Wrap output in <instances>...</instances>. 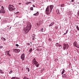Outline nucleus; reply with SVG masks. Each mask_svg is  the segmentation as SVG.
<instances>
[{
	"label": "nucleus",
	"instance_id": "nucleus-1",
	"mask_svg": "<svg viewBox=\"0 0 79 79\" xmlns=\"http://www.w3.org/2000/svg\"><path fill=\"white\" fill-rule=\"evenodd\" d=\"M32 25L31 24H28L27 26L23 28V32L25 34H26L27 33L29 32V31L31 29Z\"/></svg>",
	"mask_w": 79,
	"mask_h": 79
},
{
	"label": "nucleus",
	"instance_id": "nucleus-2",
	"mask_svg": "<svg viewBox=\"0 0 79 79\" xmlns=\"http://www.w3.org/2000/svg\"><path fill=\"white\" fill-rule=\"evenodd\" d=\"M50 9H49V6H48L46 10V12L47 15H50L52 12V10H53L54 6L51 5L50 6Z\"/></svg>",
	"mask_w": 79,
	"mask_h": 79
},
{
	"label": "nucleus",
	"instance_id": "nucleus-3",
	"mask_svg": "<svg viewBox=\"0 0 79 79\" xmlns=\"http://www.w3.org/2000/svg\"><path fill=\"white\" fill-rule=\"evenodd\" d=\"M8 8L10 11H14V10H16L15 7L13 5L11 4L9 5Z\"/></svg>",
	"mask_w": 79,
	"mask_h": 79
},
{
	"label": "nucleus",
	"instance_id": "nucleus-4",
	"mask_svg": "<svg viewBox=\"0 0 79 79\" xmlns=\"http://www.w3.org/2000/svg\"><path fill=\"white\" fill-rule=\"evenodd\" d=\"M32 64L33 65L35 64V66H36V68H38V67L39 66V62L36 61L35 58H34L33 59L32 61Z\"/></svg>",
	"mask_w": 79,
	"mask_h": 79
},
{
	"label": "nucleus",
	"instance_id": "nucleus-5",
	"mask_svg": "<svg viewBox=\"0 0 79 79\" xmlns=\"http://www.w3.org/2000/svg\"><path fill=\"white\" fill-rule=\"evenodd\" d=\"M63 45L64 46V50H65V49H68V48L69 47V45H68V44L64 43L63 44Z\"/></svg>",
	"mask_w": 79,
	"mask_h": 79
},
{
	"label": "nucleus",
	"instance_id": "nucleus-6",
	"mask_svg": "<svg viewBox=\"0 0 79 79\" xmlns=\"http://www.w3.org/2000/svg\"><path fill=\"white\" fill-rule=\"evenodd\" d=\"M12 50L15 53H19L20 52V50L17 49H13Z\"/></svg>",
	"mask_w": 79,
	"mask_h": 79
},
{
	"label": "nucleus",
	"instance_id": "nucleus-7",
	"mask_svg": "<svg viewBox=\"0 0 79 79\" xmlns=\"http://www.w3.org/2000/svg\"><path fill=\"white\" fill-rule=\"evenodd\" d=\"M2 9L0 10V13H5V10H4V7L3 6H2Z\"/></svg>",
	"mask_w": 79,
	"mask_h": 79
},
{
	"label": "nucleus",
	"instance_id": "nucleus-8",
	"mask_svg": "<svg viewBox=\"0 0 79 79\" xmlns=\"http://www.w3.org/2000/svg\"><path fill=\"white\" fill-rule=\"evenodd\" d=\"M21 58L23 61L24 60L25 58V54L24 53H23L21 56Z\"/></svg>",
	"mask_w": 79,
	"mask_h": 79
},
{
	"label": "nucleus",
	"instance_id": "nucleus-9",
	"mask_svg": "<svg viewBox=\"0 0 79 79\" xmlns=\"http://www.w3.org/2000/svg\"><path fill=\"white\" fill-rule=\"evenodd\" d=\"M73 45L75 47H77V48H79V47L78 46V44H77V43L76 41H75V42L73 43Z\"/></svg>",
	"mask_w": 79,
	"mask_h": 79
},
{
	"label": "nucleus",
	"instance_id": "nucleus-10",
	"mask_svg": "<svg viewBox=\"0 0 79 79\" xmlns=\"http://www.w3.org/2000/svg\"><path fill=\"white\" fill-rule=\"evenodd\" d=\"M10 51H11L9 50L8 51H6L5 52V53H7V55H8V56H11V54H10Z\"/></svg>",
	"mask_w": 79,
	"mask_h": 79
},
{
	"label": "nucleus",
	"instance_id": "nucleus-11",
	"mask_svg": "<svg viewBox=\"0 0 79 79\" xmlns=\"http://www.w3.org/2000/svg\"><path fill=\"white\" fill-rule=\"evenodd\" d=\"M56 13L57 15H60L61 14V12L59 10V9H57L56 10Z\"/></svg>",
	"mask_w": 79,
	"mask_h": 79
},
{
	"label": "nucleus",
	"instance_id": "nucleus-12",
	"mask_svg": "<svg viewBox=\"0 0 79 79\" xmlns=\"http://www.w3.org/2000/svg\"><path fill=\"white\" fill-rule=\"evenodd\" d=\"M53 24H54V23L53 22L52 23L50 24L49 25V27H51V26H53Z\"/></svg>",
	"mask_w": 79,
	"mask_h": 79
},
{
	"label": "nucleus",
	"instance_id": "nucleus-13",
	"mask_svg": "<svg viewBox=\"0 0 79 79\" xmlns=\"http://www.w3.org/2000/svg\"><path fill=\"white\" fill-rule=\"evenodd\" d=\"M56 47H61V44H59L58 43H56Z\"/></svg>",
	"mask_w": 79,
	"mask_h": 79
},
{
	"label": "nucleus",
	"instance_id": "nucleus-14",
	"mask_svg": "<svg viewBox=\"0 0 79 79\" xmlns=\"http://www.w3.org/2000/svg\"><path fill=\"white\" fill-rule=\"evenodd\" d=\"M39 14V12H37L35 14L33 15L34 16H37Z\"/></svg>",
	"mask_w": 79,
	"mask_h": 79
},
{
	"label": "nucleus",
	"instance_id": "nucleus-15",
	"mask_svg": "<svg viewBox=\"0 0 79 79\" xmlns=\"http://www.w3.org/2000/svg\"><path fill=\"white\" fill-rule=\"evenodd\" d=\"M65 72V70H64V69H63L62 71L61 72L62 75L63 74H64V73Z\"/></svg>",
	"mask_w": 79,
	"mask_h": 79
},
{
	"label": "nucleus",
	"instance_id": "nucleus-16",
	"mask_svg": "<svg viewBox=\"0 0 79 79\" xmlns=\"http://www.w3.org/2000/svg\"><path fill=\"white\" fill-rule=\"evenodd\" d=\"M62 77L63 78H64V77H66V75L65 74H64L62 75Z\"/></svg>",
	"mask_w": 79,
	"mask_h": 79
},
{
	"label": "nucleus",
	"instance_id": "nucleus-17",
	"mask_svg": "<svg viewBox=\"0 0 79 79\" xmlns=\"http://www.w3.org/2000/svg\"><path fill=\"white\" fill-rule=\"evenodd\" d=\"M26 69L27 70L28 72H29V71H30V69H29V68H28V67H26Z\"/></svg>",
	"mask_w": 79,
	"mask_h": 79
},
{
	"label": "nucleus",
	"instance_id": "nucleus-18",
	"mask_svg": "<svg viewBox=\"0 0 79 79\" xmlns=\"http://www.w3.org/2000/svg\"><path fill=\"white\" fill-rule=\"evenodd\" d=\"M0 73H1V74H4V73L3 72L2 70H0Z\"/></svg>",
	"mask_w": 79,
	"mask_h": 79
},
{
	"label": "nucleus",
	"instance_id": "nucleus-19",
	"mask_svg": "<svg viewBox=\"0 0 79 79\" xmlns=\"http://www.w3.org/2000/svg\"><path fill=\"white\" fill-rule=\"evenodd\" d=\"M1 39L2 40H6V39H5V38L3 37H2L1 38Z\"/></svg>",
	"mask_w": 79,
	"mask_h": 79
},
{
	"label": "nucleus",
	"instance_id": "nucleus-20",
	"mask_svg": "<svg viewBox=\"0 0 79 79\" xmlns=\"http://www.w3.org/2000/svg\"><path fill=\"white\" fill-rule=\"evenodd\" d=\"M32 52V48H30L29 50V52L30 53H31Z\"/></svg>",
	"mask_w": 79,
	"mask_h": 79
},
{
	"label": "nucleus",
	"instance_id": "nucleus-21",
	"mask_svg": "<svg viewBox=\"0 0 79 79\" xmlns=\"http://www.w3.org/2000/svg\"><path fill=\"white\" fill-rule=\"evenodd\" d=\"M71 11H69L68 12V15H71Z\"/></svg>",
	"mask_w": 79,
	"mask_h": 79
},
{
	"label": "nucleus",
	"instance_id": "nucleus-22",
	"mask_svg": "<svg viewBox=\"0 0 79 79\" xmlns=\"http://www.w3.org/2000/svg\"><path fill=\"white\" fill-rule=\"evenodd\" d=\"M76 28H77V31H79V27H78V26H77V25L76 26Z\"/></svg>",
	"mask_w": 79,
	"mask_h": 79
},
{
	"label": "nucleus",
	"instance_id": "nucleus-23",
	"mask_svg": "<svg viewBox=\"0 0 79 79\" xmlns=\"http://www.w3.org/2000/svg\"><path fill=\"white\" fill-rule=\"evenodd\" d=\"M60 5L61 7H64V4H61Z\"/></svg>",
	"mask_w": 79,
	"mask_h": 79
},
{
	"label": "nucleus",
	"instance_id": "nucleus-24",
	"mask_svg": "<svg viewBox=\"0 0 79 79\" xmlns=\"http://www.w3.org/2000/svg\"><path fill=\"white\" fill-rule=\"evenodd\" d=\"M31 3V2H27V3H26V5H28V4H29V3Z\"/></svg>",
	"mask_w": 79,
	"mask_h": 79
},
{
	"label": "nucleus",
	"instance_id": "nucleus-25",
	"mask_svg": "<svg viewBox=\"0 0 79 79\" xmlns=\"http://www.w3.org/2000/svg\"><path fill=\"white\" fill-rule=\"evenodd\" d=\"M13 73V71L10 70V72H9V74H11Z\"/></svg>",
	"mask_w": 79,
	"mask_h": 79
},
{
	"label": "nucleus",
	"instance_id": "nucleus-26",
	"mask_svg": "<svg viewBox=\"0 0 79 79\" xmlns=\"http://www.w3.org/2000/svg\"><path fill=\"white\" fill-rule=\"evenodd\" d=\"M35 37H32V40H35Z\"/></svg>",
	"mask_w": 79,
	"mask_h": 79
},
{
	"label": "nucleus",
	"instance_id": "nucleus-27",
	"mask_svg": "<svg viewBox=\"0 0 79 79\" xmlns=\"http://www.w3.org/2000/svg\"><path fill=\"white\" fill-rule=\"evenodd\" d=\"M40 31H41V32H43V28H42L40 29Z\"/></svg>",
	"mask_w": 79,
	"mask_h": 79
},
{
	"label": "nucleus",
	"instance_id": "nucleus-28",
	"mask_svg": "<svg viewBox=\"0 0 79 79\" xmlns=\"http://www.w3.org/2000/svg\"><path fill=\"white\" fill-rule=\"evenodd\" d=\"M30 10H33V7H31L30 8Z\"/></svg>",
	"mask_w": 79,
	"mask_h": 79
},
{
	"label": "nucleus",
	"instance_id": "nucleus-29",
	"mask_svg": "<svg viewBox=\"0 0 79 79\" xmlns=\"http://www.w3.org/2000/svg\"><path fill=\"white\" fill-rule=\"evenodd\" d=\"M35 37V34H33L32 35V37Z\"/></svg>",
	"mask_w": 79,
	"mask_h": 79
},
{
	"label": "nucleus",
	"instance_id": "nucleus-30",
	"mask_svg": "<svg viewBox=\"0 0 79 79\" xmlns=\"http://www.w3.org/2000/svg\"><path fill=\"white\" fill-rule=\"evenodd\" d=\"M70 1H69V2L68 3H67V4L68 5H70Z\"/></svg>",
	"mask_w": 79,
	"mask_h": 79
},
{
	"label": "nucleus",
	"instance_id": "nucleus-31",
	"mask_svg": "<svg viewBox=\"0 0 79 79\" xmlns=\"http://www.w3.org/2000/svg\"><path fill=\"white\" fill-rule=\"evenodd\" d=\"M77 16H79V11H78L77 13Z\"/></svg>",
	"mask_w": 79,
	"mask_h": 79
},
{
	"label": "nucleus",
	"instance_id": "nucleus-32",
	"mask_svg": "<svg viewBox=\"0 0 79 79\" xmlns=\"http://www.w3.org/2000/svg\"><path fill=\"white\" fill-rule=\"evenodd\" d=\"M16 77H12L11 78V79H16Z\"/></svg>",
	"mask_w": 79,
	"mask_h": 79
},
{
	"label": "nucleus",
	"instance_id": "nucleus-33",
	"mask_svg": "<svg viewBox=\"0 0 79 79\" xmlns=\"http://www.w3.org/2000/svg\"><path fill=\"white\" fill-rule=\"evenodd\" d=\"M48 40L49 41H52V40H51V39H50V38H49L48 39Z\"/></svg>",
	"mask_w": 79,
	"mask_h": 79
},
{
	"label": "nucleus",
	"instance_id": "nucleus-34",
	"mask_svg": "<svg viewBox=\"0 0 79 79\" xmlns=\"http://www.w3.org/2000/svg\"><path fill=\"white\" fill-rule=\"evenodd\" d=\"M37 51H40V49H39L38 48L37 49Z\"/></svg>",
	"mask_w": 79,
	"mask_h": 79
},
{
	"label": "nucleus",
	"instance_id": "nucleus-35",
	"mask_svg": "<svg viewBox=\"0 0 79 79\" xmlns=\"http://www.w3.org/2000/svg\"><path fill=\"white\" fill-rule=\"evenodd\" d=\"M16 47H19V45L17 44H16Z\"/></svg>",
	"mask_w": 79,
	"mask_h": 79
},
{
	"label": "nucleus",
	"instance_id": "nucleus-36",
	"mask_svg": "<svg viewBox=\"0 0 79 79\" xmlns=\"http://www.w3.org/2000/svg\"><path fill=\"white\" fill-rule=\"evenodd\" d=\"M68 30H67L66 31V33L67 34L68 33Z\"/></svg>",
	"mask_w": 79,
	"mask_h": 79
},
{
	"label": "nucleus",
	"instance_id": "nucleus-37",
	"mask_svg": "<svg viewBox=\"0 0 79 79\" xmlns=\"http://www.w3.org/2000/svg\"><path fill=\"white\" fill-rule=\"evenodd\" d=\"M27 45H30V44L29 43H27Z\"/></svg>",
	"mask_w": 79,
	"mask_h": 79
},
{
	"label": "nucleus",
	"instance_id": "nucleus-38",
	"mask_svg": "<svg viewBox=\"0 0 79 79\" xmlns=\"http://www.w3.org/2000/svg\"><path fill=\"white\" fill-rule=\"evenodd\" d=\"M33 2H35V0H31Z\"/></svg>",
	"mask_w": 79,
	"mask_h": 79
},
{
	"label": "nucleus",
	"instance_id": "nucleus-39",
	"mask_svg": "<svg viewBox=\"0 0 79 79\" xmlns=\"http://www.w3.org/2000/svg\"><path fill=\"white\" fill-rule=\"evenodd\" d=\"M32 6H33V7H35V5H32Z\"/></svg>",
	"mask_w": 79,
	"mask_h": 79
},
{
	"label": "nucleus",
	"instance_id": "nucleus-40",
	"mask_svg": "<svg viewBox=\"0 0 79 79\" xmlns=\"http://www.w3.org/2000/svg\"><path fill=\"white\" fill-rule=\"evenodd\" d=\"M0 48H3V47H2V46H0Z\"/></svg>",
	"mask_w": 79,
	"mask_h": 79
},
{
	"label": "nucleus",
	"instance_id": "nucleus-41",
	"mask_svg": "<svg viewBox=\"0 0 79 79\" xmlns=\"http://www.w3.org/2000/svg\"><path fill=\"white\" fill-rule=\"evenodd\" d=\"M74 0H72L71 2H74Z\"/></svg>",
	"mask_w": 79,
	"mask_h": 79
},
{
	"label": "nucleus",
	"instance_id": "nucleus-42",
	"mask_svg": "<svg viewBox=\"0 0 79 79\" xmlns=\"http://www.w3.org/2000/svg\"><path fill=\"white\" fill-rule=\"evenodd\" d=\"M16 79H20V78H16Z\"/></svg>",
	"mask_w": 79,
	"mask_h": 79
},
{
	"label": "nucleus",
	"instance_id": "nucleus-43",
	"mask_svg": "<svg viewBox=\"0 0 79 79\" xmlns=\"http://www.w3.org/2000/svg\"><path fill=\"white\" fill-rule=\"evenodd\" d=\"M66 34H67L66 33H64V35H66Z\"/></svg>",
	"mask_w": 79,
	"mask_h": 79
},
{
	"label": "nucleus",
	"instance_id": "nucleus-44",
	"mask_svg": "<svg viewBox=\"0 0 79 79\" xmlns=\"http://www.w3.org/2000/svg\"><path fill=\"white\" fill-rule=\"evenodd\" d=\"M11 27H10V28L8 29H11Z\"/></svg>",
	"mask_w": 79,
	"mask_h": 79
},
{
	"label": "nucleus",
	"instance_id": "nucleus-45",
	"mask_svg": "<svg viewBox=\"0 0 79 79\" xmlns=\"http://www.w3.org/2000/svg\"><path fill=\"white\" fill-rule=\"evenodd\" d=\"M7 27H8V28H9V26H7Z\"/></svg>",
	"mask_w": 79,
	"mask_h": 79
},
{
	"label": "nucleus",
	"instance_id": "nucleus-46",
	"mask_svg": "<svg viewBox=\"0 0 79 79\" xmlns=\"http://www.w3.org/2000/svg\"><path fill=\"white\" fill-rule=\"evenodd\" d=\"M19 5H21V3H19Z\"/></svg>",
	"mask_w": 79,
	"mask_h": 79
},
{
	"label": "nucleus",
	"instance_id": "nucleus-47",
	"mask_svg": "<svg viewBox=\"0 0 79 79\" xmlns=\"http://www.w3.org/2000/svg\"><path fill=\"white\" fill-rule=\"evenodd\" d=\"M60 47H61V48H62V46H59Z\"/></svg>",
	"mask_w": 79,
	"mask_h": 79
},
{
	"label": "nucleus",
	"instance_id": "nucleus-48",
	"mask_svg": "<svg viewBox=\"0 0 79 79\" xmlns=\"http://www.w3.org/2000/svg\"><path fill=\"white\" fill-rule=\"evenodd\" d=\"M30 44H32V42H30Z\"/></svg>",
	"mask_w": 79,
	"mask_h": 79
},
{
	"label": "nucleus",
	"instance_id": "nucleus-49",
	"mask_svg": "<svg viewBox=\"0 0 79 79\" xmlns=\"http://www.w3.org/2000/svg\"><path fill=\"white\" fill-rule=\"evenodd\" d=\"M22 71H23V68H22Z\"/></svg>",
	"mask_w": 79,
	"mask_h": 79
},
{
	"label": "nucleus",
	"instance_id": "nucleus-50",
	"mask_svg": "<svg viewBox=\"0 0 79 79\" xmlns=\"http://www.w3.org/2000/svg\"><path fill=\"white\" fill-rule=\"evenodd\" d=\"M0 19H1V18L0 17Z\"/></svg>",
	"mask_w": 79,
	"mask_h": 79
},
{
	"label": "nucleus",
	"instance_id": "nucleus-51",
	"mask_svg": "<svg viewBox=\"0 0 79 79\" xmlns=\"http://www.w3.org/2000/svg\"><path fill=\"white\" fill-rule=\"evenodd\" d=\"M40 24H41V23H40Z\"/></svg>",
	"mask_w": 79,
	"mask_h": 79
},
{
	"label": "nucleus",
	"instance_id": "nucleus-52",
	"mask_svg": "<svg viewBox=\"0 0 79 79\" xmlns=\"http://www.w3.org/2000/svg\"><path fill=\"white\" fill-rule=\"evenodd\" d=\"M8 23H10V22H8Z\"/></svg>",
	"mask_w": 79,
	"mask_h": 79
}]
</instances>
